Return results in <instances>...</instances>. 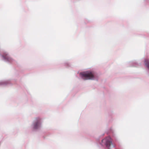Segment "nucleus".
<instances>
[{"label": "nucleus", "mask_w": 149, "mask_h": 149, "mask_svg": "<svg viewBox=\"0 0 149 149\" xmlns=\"http://www.w3.org/2000/svg\"><path fill=\"white\" fill-rule=\"evenodd\" d=\"M80 77L84 80H95L98 78V75L95 72L93 71H88L80 72Z\"/></svg>", "instance_id": "obj_1"}, {"label": "nucleus", "mask_w": 149, "mask_h": 149, "mask_svg": "<svg viewBox=\"0 0 149 149\" xmlns=\"http://www.w3.org/2000/svg\"><path fill=\"white\" fill-rule=\"evenodd\" d=\"M137 65H138L136 63H134V64L132 66H135V67H136V66H137Z\"/></svg>", "instance_id": "obj_6"}, {"label": "nucleus", "mask_w": 149, "mask_h": 149, "mask_svg": "<svg viewBox=\"0 0 149 149\" xmlns=\"http://www.w3.org/2000/svg\"><path fill=\"white\" fill-rule=\"evenodd\" d=\"M145 63L146 66L149 70V59H146L145 60Z\"/></svg>", "instance_id": "obj_4"}, {"label": "nucleus", "mask_w": 149, "mask_h": 149, "mask_svg": "<svg viewBox=\"0 0 149 149\" xmlns=\"http://www.w3.org/2000/svg\"><path fill=\"white\" fill-rule=\"evenodd\" d=\"M9 83V81H0V85H6Z\"/></svg>", "instance_id": "obj_5"}, {"label": "nucleus", "mask_w": 149, "mask_h": 149, "mask_svg": "<svg viewBox=\"0 0 149 149\" xmlns=\"http://www.w3.org/2000/svg\"><path fill=\"white\" fill-rule=\"evenodd\" d=\"M41 119L39 118H36L34 121L32 127L34 129H38L40 128L41 125Z\"/></svg>", "instance_id": "obj_2"}, {"label": "nucleus", "mask_w": 149, "mask_h": 149, "mask_svg": "<svg viewBox=\"0 0 149 149\" xmlns=\"http://www.w3.org/2000/svg\"><path fill=\"white\" fill-rule=\"evenodd\" d=\"M1 56L2 60L6 62L11 63L13 61V60L9 56L6 52H4Z\"/></svg>", "instance_id": "obj_3"}]
</instances>
